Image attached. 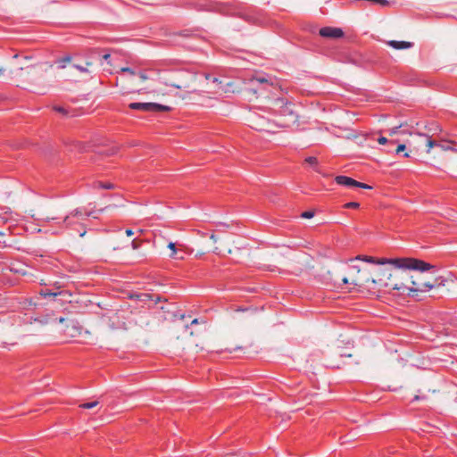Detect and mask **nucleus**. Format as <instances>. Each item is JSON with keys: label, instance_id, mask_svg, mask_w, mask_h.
Masks as SVG:
<instances>
[{"label": "nucleus", "instance_id": "1", "mask_svg": "<svg viewBox=\"0 0 457 457\" xmlns=\"http://www.w3.org/2000/svg\"><path fill=\"white\" fill-rule=\"evenodd\" d=\"M292 104L287 99L278 97L270 102V109L277 116L272 120L261 113L253 112L248 117L249 126L258 131L275 133L278 128H287L289 122L295 123L297 115L291 108Z\"/></svg>", "mask_w": 457, "mask_h": 457}, {"label": "nucleus", "instance_id": "2", "mask_svg": "<svg viewBox=\"0 0 457 457\" xmlns=\"http://www.w3.org/2000/svg\"><path fill=\"white\" fill-rule=\"evenodd\" d=\"M93 211H87L84 208H77L71 211L63 219L66 228L79 233V237H84L87 233L85 221L89 218H96Z\"/></svg>", "mask_w": 457, "mask_h": 457}, {"label": "nucleus", "instance_id": "3", "mask_svg": "<svg viewBox=\"0 0 457 457\" xmlns=\"http://www.w3.org/2000/svg\"><path fill=\"white\" fill-rule=\"evenodd\" d=\"M195 80V73L188 71H176L171 73V78L166 84L178 89H184L187 93H194L196 91V88L193 87Z\"/></svg>", "mask_w": 457, "mask_h": 457}, {"label": "nucleus", "instance_id": "4", "mask_svg": "<svg viewBox=\"0 0 457 457\" xmlns=\"http://www.w3.org/2000/svg\"><path fill=\"white\" fill-rule=\"evenodd\" d=\"M394 266L396 269V272H399V269H406L424 272L434 268V266L428 262L414 258H396L394 261Z\"/></svg>", "mask_w": 457, "mask_h": 457}, {"label": "nucleus", "instance_id": "5", "mask_svg": "<svg viewBox=\"0 0 457 457\" xmlns=\"http://www.w3.org/2000/svg\"><path fill=\"white\" fill-rule=\"evenodd\" d=\"M386 286H391L394 289H408L411 292H428L434 287V285L429 282H425L421 278H417L416 280L411 278H407L406 283H386Z\"/></svg>", "mask_w": 457, "mask_h": 457}, {"label": "nucleus", "instance_id": "6", "mask_svg": "<svg viewBox=\"0 0 457 457\" xmlns=\"http://www.w3.org/2000/svg\"><path fill=\"white\" fill-rule=\"evenodd\" d=\"M349 276L351 279V284L358 287H362L370 282L376 283L374 278H370L368 276V272L366 270H361L359 265H351L349 267Z\"/></svg>", "mask_w": 457, "mask_h": 457}, {"label": "nucleus", "instance_id": "7", "mask_svg": "<svg viewBox=\"0 0 457 457\" xmlns=\"http://www.w3.org/2000/svg\"><path fill=\"white\" fill-rule=\"evenodd\" d=\"M129 107L132 110L141 111L145 112H169L170 106L160 104L157 103H130Z\"/></svg>", "mask_w": 457, "mask_h": 457}, {"label": "nucleus", "instance_id": "8", "mask_svg": "<svg viewBox=\"0 0 457 457\" xmlns=\"http://www.w3.org/2000/svg\"><path fill=\"white\" fill-rule=\"evenodd\" d=\"M335 181L337 185H340L342 187H345L348 188H353V187H359L363 189H370L371 187L368 184L359 182L353 178L345 176V175H338L335 178Z\"/></svg>", "mask_w": 457, "mask_h": 457}, {"label": "nucleus", "instance_id": "9", "mask_svg": "<svg viewBox=\"0 0 457 457\" xmlns=\"http://www.w3.org/2000/svg\"><path fill=\"white\" fill-rule=\"evenodd\" d=\"M251 82L253 85H258V87L256 89H252L254 93H257L258 90H267L269 87L273 86L272 79L266 75H256L251 79Z\"/></svg>", "mask_w": 457, "mask_h": 457}, {"label": "nucleus", "instance_id": "10", "mask_svg": "<svg viewBox=\"0 0 457 457\" xmlns=\"http://www.w3.org/2000/svg\"><path fill=\"white\" fill-rule=\"evenodd\" d=\"M319 34L322 37L340 38L344 36V31L339 28L323 27L320 29Z\"/></svg>", "mask_w": 457, "mask_h": 457}, {"label": "nucleus", "instance_id": "11", "mask_svg": "<svg viewBox=\"0 0 457 457\" xmlns=\"http://www.w3.org/2000/svg\"><path fill=\"white\" fill-rule=\"evenodd\" d=\"M355 260H361L369 263L384 265V264H392L394 265L395 259H387V258H375L368 255H358Z\"/></svg>", "mask_w": 457, "mask_h": 457}, {"label": "nucleus", "instance_id": "12", "mask_svg": "<svg viewBox=\"0 0 457 457\" xmlns=\"http://www.w3.org/2000/svg\"><path fill=\"white\" fill-rule=\"evenodd\" d=\"M95 59L94 57H92V60L90 61H87L85 62V65H82V64H73V67L79 71L80 72H83V73H93L96 69H95Z\"/></svg>", "mask_w": 457, "mask_h": 457}, {"label": "nucleus", "instance_id": "13", "mask_svg": "<svg viewBox=\"0 0 457 457\" xmlns=\"http://www.w3.org/2000/svg\"><path fill=\"white\" fill-rule=\"evenodd\" d=\"M387 44L397 50L408 49L412 46V43L408 41L390 40Z\"/></svg>", "mask_w": 457, "mask_h": 457}, {"label": "nucleus", "instance_id": "14", "mask_svg": "<svg viewBox=\"0 0 457 457\" xmlns=\"http://www.w3.org/2000/svg\"><path fill=\"white\" fill-rule=\"evenodd\" d=\"M95 62H98L99 64L101 66L104 67V69L105 70L106 68L104 67V64L106 63V65L108 66H112V62H111V54L109 53H105L104 54H102L101 56H99L98 58H95Z\"/></svg>", "mask_w": 457, "mask_h": 457}, {"label": "nucleus", "instance_id": "15", "mask_svg": "<svg viewBox=\"0 0 457 457\" xmlns=\"http://www.w3.org/2000/svg\"><path fill=\"white\" fill-rule=\"evenodd\" d=\"M304 162L312 166L316 172L322 174L321 169L319 165V161L315 156H309L305 158Z\"/></svg>", "mask_w": 457, "mask_h": 457}, {"label": "nucleus", "instance_id": "16", "mask_svg": "<svg viewBox=\"0 0 457 457\" xmlns=\"http://www.w3.org/2000/svg\"><path fill=\"white\" fill-rule=\"evenodd\" d=\"M79 328L71 321V324L66 326V335L71 337H74L77 336V334H79Z\"/></svg>", "mask_w": 457, "mask_h": 457}, {"label": "nucleus", "instance_id": "17", "mask_svg": "<svg viewBox=\"0 0 457 457\" xmlns=\"http://www.w3.org/2000/svg\"><path fill=\"white\" fill-rule=\"evenodd\" d=\"M168 248L171 251L170 254V257L171 259H176V260H182L183 259V256H178V250L176 248V244L173 243V242H170L168 244Z\"/></svg>", "mask_w": 457, "mask_h": 457}, {"label": "nucleus", "instance_id": "18", "mask_svg": "<svg viewBox=\"0 0 457 457\" xmlns=\"http://www.w3.org/2000/svg\"><path fill=\"white\" fill-rule=\"evenodd\" d=\"M420 136H422V137H425L426 139H427V152L429 153L430 150L435 146V145H439L435 140H433L431 138L430 136L428 135H426V134H423V133H419Z\"/></svg>", "mask_w": 457, "mask_h": 457}, {"label": "nucleus", "instance_id": "19", "mask_svg": "<svg viewBox=\"0 0 457 457\" xmlns=\"http://www.w3.org/2000/svg\"><path fill=\"white\" fill-rule=\"evenodd\" d=\"M71 61V57L70 55H66L62 58H60L56 61L59 69H64L66 64Z\"/></svg>", "mask_w": 457, "mask_h": 457}, {"label": "nucleus", "instance_id": "20", "mask_svg": "<svg viewBox=\"0 0 457 457\" xmlns=\"http://www.w3.org/2000/svg\"><path fill=\"white\" fill-rule=\"evenodd\" d=\"M60 294H61V292H53L52 290L47 289V288L41 289V291H40V295H43L44 297L56 296Z\"/></svg>", "mask_w": 457, "mask_h": 457}, {"label": "nucleus", "instance_id": "21", "mask_svg": "<svg viewBox=\"0 0 457 457\" xmlns=\"http://www.w3.org/2000/svg\"><path fill=\"white\" fill-rule=\"evenodd\" d=\"M98 403H99L98 401H92V402L81 403V404H79V407L83 408V409H92V408L97 406Z\"/></svg>", "mask_w": 457, "mask_h": 457}, {"label": "nucleus", "instance_id": "22", "mask_svg": "<svg viewBox=\"0 0 457 457\" xmlns=\"http://www.w3.org/2000/svg\"><path fill=\"white\" fill-rule=\"evenodd\" d=\"M96 187L98 188H103V189H112L114 188V185L112 183H104V182H97L96 185Z\"/></svg>", "mask_w": 457, "mask_h": 457}, {"label": "nucleus", "instance_id": "23", "mask_svg": "<svg viewBox=\"0 0 457 457\" xmlns=\"http://www.w3.org/2000/svg\"><path fill=\"white\" fill-rule=\"evenodd\" d=\"M346 209H357L360 207V204L357 202H348L344 205Z\"/></svg>", "mask_w": 457, "mask_h": 457}, {"label": "nucleus", "instance_id": "24", "mask_svg": "<svg viewBox=\"0 0 457 457\" xmlns=\"http://www.w3.org/2000/svg\"><path fill=\"white\" fill-rule=\"evenodd\" d=\"M314 216V212L312 211H306L302 212L301 217L303 219H311Z\"/></svg>", "mask_w": 457, "mask_h": 457}, {"label": "nucleus", "instance_id": "25", "mask_svg": "<svg viewBox=\"0 0 457 457\" xmlns=\"http://www.w3.org/2000/svg\"><path fill=\"white\" fill-rule=\"evenodd\" d=\"M378 142L380 144V145H385L386 143H389L390 145H394L395 142L394 141H388V139L385 137H379L378 138Z\"/></svg>", "mask_w": 457, "mask_h": 457}, {"label": "nucleus", "instance_id": "26", "mask_svg": "<svg viewBox=\"0 0 457 457\" xmlns=\"http://www.w3.org/2000/svg\"><path fill=\"white\" fill-rule=\"evenodd\" d=\"M54 110L58 112H60V113H62V115H68V111L64 107L54 106Z\"/></svg>", "mask_w": 457, "mask_h": 457}, {"label": "nucleus", "instance_id": "27", "mask_svg": "<svg viewBox=\"0 0 457 457\" xmlns=\"http://www.w3.org/2000/svg\"><path fill=\"white\" fill-rule=\"evenodd\" d=\"M120 71H121V72L129 73V75H131V76L136 75V71H135L134 70H132L131 68H129V67H124V68H121V69H120Z\"/></svg>", "mask_w": 457, "mask_h": 457}, {"label": "nucleus", "instance_id": "28", "mask_svg": "<svg viewBox=\"0 0 457 457\" xmlns=\"http://www.w3.org/2000/svg\"><path fill=\"white\" fill-rule=\"evenodd\" d=\"M406 149V146L404 144H400L395 149V153L399 154L400 153L403 152Z\"/></svg>", "mask_w": 457, "mask_h": 457}, {"label": "nucleus", "instance_id": "29", "mask_svg": "<svg viewBox=\"0 0 457 457\" xmlns=\"http://www.w3.org/2000/svg\"><path fill=\"white\" fill-rule=\"evenodd\" d=\"M402 127V125L395 126L390 129V134H396L398 132V129Z\"/></svg>", "mask_w": 457, "mask_h": 457}, {"label": "nucleus", "instance_id": "30", "mask_svg": "<svg viewBox=\"0 0 457 457\" xmlns=\"http://www.w3.org/2000/svg\"><path fill=\"white\" fill-rule=\"evenodd\" d=\"M342 281H343L344 284H351L350 276L348 275V277H344L342 278Z\"/></svg>", "mask_w": 457, "mask_h": 457}, {"label": "nucleus", "instance_id": "31", "mask_svg": "<svg viewBox=\"0 0 457 457\" xmlns=\"http://www.w3.org/2000/svg\"><path fill=\"white\" fill-rule=\"evenodd\" d=\"M4 223V219L0 216V226ZM4 232L0 229V237L4 236Z\"/></svg>", "mask_w": 457, "mask_h": 457}, {"label": "nucleus", "instance_id": "32", "mask_svg": "<svg viewBox=\"0 0 457 457\" xmlns=\"http://www.w3.org/2000/svg\"><path fill=\"white\" fill-rule=\"evenodd\" d=\"M125 233L128 237H131L134 235V231L130 228L126 229Z\"/></svg>", "mask_w": 457, "mask_h": 457}, {"label": "nucleus", "instance_id": "33", "mask_svg": "<svg viewBox=\"0 0 457 457\" xmlns=\"http://www.w3.org/2000/svg\"><path fill=\"white\" fill-rule=\"evenodd\" d=\"M138 76L141 79L145 80L147 79L146 75L145 74V72H139L138 73Z\"/></svg>", "mask_w": 457, "mask_h": 457}, {"label": "nucleus", "instance_id": "34", "mask_svg": "<svg viewBox=\"0 0 457 457\" xmlns=\"http://www.w3.org/2000/svg\"><path fill=\"white\" fill-rule=\"evenodd\" d=\"M131 246H132L133 249H137L138 248V244L137 243L136 240L132 241Z\"/></svg>", "mask_w": 457, "mask_h": 457}, {"label": "nucleus", "instance_id": "35", "mask_svg": "<svg viewBox=\"0 0 457 457\" xmlns=\"http://www.w3.org/2000/svg\"><path fill=\"white\" fill-rule=\"evenodd\" d=\"M423 398H424V396L415 395L413 397V399L411 400V402H416V401H419V400L423 399Z\"/></svg>", "mask_w": 457, "mask_h": 457}, {"label": "nucleus", "instance_id": "36", "mask_svg": "<svg viewBox=\"0 0 457 457\" xmlns=\"http://www.w3.org/2000/svg\"><path fill=\"white\" fill-rule=\"evenodd\" d=\"M198 323H199L198 319H194V320L191 321V325H195V324H198Z\"/></svg>", "mask_w": 457, "mask_h": 457}, {"label": "nucleus", "instance_id": "37", "mask_svg": "<svg viewBox=\"0 0 457 457\" xmlns=\"http://www.w3.org/2000/svg\"><path fill=\"white\" fill-rule=\"evenodd\" d=\"M143 296L144 297H148L149 295H148V294H142L140 295H137L138 298L143 297Z\"/></svg>", "mask_w": 457, "mask_h": 457}, {"label": "nucleus", "instance_id": "38", "mask_svg": "<svg viewBox=\"0 0 457 457\" xmlns=\"http://www.w3.org/2000/svg\"><path fill=\"white\" fill-rule=\"evenodd\" d=\"M403 156L407 158V157H409V154H408V153H405V154H403Z\"/></svg>", "mask_w": 457, "mask_h": 457}, {"label": "nucleus", "instance_id": "39", "mask_svg": "<svg viewBox=\"0 0 457 457\" xmlns=\"http://www.w3.org/2000/svg\"><path fill=\"white\" fill-rule=\"evenodd\" d=\"M212 80H213V82H217L218 79L217 78H213Z\"/></svg>", "mask_w": 457, "mask_h": 457}, {"label": "nucleus", "instance_id": "40", "mask_svg": "<svg viewBox=\"0 0 457 457\" xmlns=\"http://www.w3.org/2000/svg\"><path fill=\"white\" fill-rule=\"evenodd\" d=\"M205 77H206V79H209L211 78L210 75H206Z\"/></svg>", "mask_w": 457, "mask_h": 457}, {"label": "nucleus", "instance_id": "41", "mask_svg": "<svg viewBox=\"0 0 457 457\" xmlns=\"http://www.w3.org/2000/svg\"><path fill=\"white\" fill-rule=\"evenodd\" d=\"M0 74H2V71H0Z\"/></svg>", "mask_w": 457, "mask_h": 457}]
</instances>
